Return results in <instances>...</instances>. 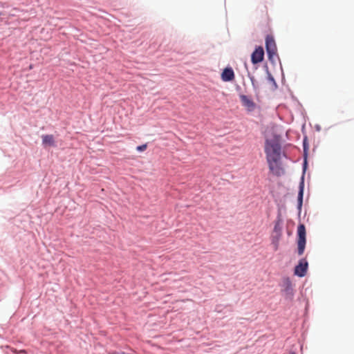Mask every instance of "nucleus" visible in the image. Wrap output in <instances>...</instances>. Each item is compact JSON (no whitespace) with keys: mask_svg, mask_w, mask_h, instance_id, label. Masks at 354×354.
I'll list each match as a JSON object with an SVG mask.
<instances>
[{"mask_svg":"<svg viewBox=\"0 0 354 354\" xmlns=\"http://www.w3.org/2000/svg\"><path fill=\"white\" fill-rule=\"evenodd\" d=\"M264 151L270 171L276 176H281L283 170L281 167V147L280 136L273 135L272 138L266 136Z\"/></svg>","mask_w":354,"mask_h":354,"instance_id":"nucleus-1","label":"nucleus"},{"mask_svg":"<svg viewBox=\"0 0 354 354\" xmlns=\"http://www.w3.org/2000/svg\"><path fill=\"white\" fill-rule=\"evenodd\" d=\"M297 236L298 254L302 255L306 247V227L304 224L299 225L297 227Z\"/></svg>","mask_w":354,"mask_h":354,"instance_id":"nucleus-2","label":"nucleus"},{"mask_svg":"<svg viewBox=\"0 0 354 354\" xmlns=\"http://www.w3.org/2000/svg\"><path fill=\"white\" fill-rule=\"evenodd\" d=\"M282 232V219L279 217L274 224L272 242L274 246V250H277L279 248V242L281 236Z\"/></svg>","mask_w":354,"mask_h":354,"instance_id":"nucleus-3","label":"nucleus"},{"mask_svg":"<svg viewBox=\"0 0 354 354\" xmlns=\"http://www.w3.org/2000/svg\"><path fill=\"white\" fill-rule=\"evenodd\" d=\"M281 291L284 292L286 298L292 299L293 298L295 291L292 281L289 277H285L282 280Z\"/></svg>","mask_w":354,"mask_h":354,"instance_id":"nucleus-4","label":"nucleus"},{"mask_svg":"<svg viewBox=\"0 0 354 354\" xmlns=\"http://www.w3.org/2000/svg\"><path fill=\"white\" fill-rule=\"evenodd\" d=\"M266 48L269 59H272V56L277 54V46L272 36L267 35L266 38Z\"/></svg>","mask_w":354,"mask_h":354,"instance_id":"nucleus-5","label":"nucleus"},{"mask_svg":"<svg viewBox=\"0 0 354 354\" xmlns=\"http://www.w3.org/2000/svg\"><path fill=\"white\" fill-rule=\"evenodd\" d=\"M264 57V50L263 47L259 46L256 48L254 51L252 53L251 61L253 64L260 63L263 61Z\"/></svg>","mask_w":354,"mask_h":354,"instance_id":"nucleus-6","label":"nucleus"},{"mask_svg":"<svg viewBox=\"0 0 354 354\" xmlns=\"http://www.w3.org/2000/svg\"><path fill=\"white\" fill-rule=\"evenodd\" d=\"M308 269V262L302 259L295 268V274L300 277H304Z\"/></svg>","mask_w":354,"mask_h":354,"instance_id":"nucleus-7","label":"nucleus"},{"mask_svg":"<svg viewBox=\"0 0 354 354\" xmlns=\"http://www.w3.org/2000/svg\"><path fill=\"white\" fill-rule=\"evenodd\" d=\"M240 100L243 106H245L248 111H253L255 109V103L248 96L245 95H241Z\"/></svg>","mask_w":354,"mask_h":354,"instance_id":"nucleus-8","label":"nucleus"},{"mask_svg":"<svg viewBox=\"0 0 354 354\" xmlns=\"http://www.w3.org/2000/svg\"><path fill=\"white\" fill-rule=\"evenodd\" d=\"M221 79L224 82H230L234 79V73L231 68H225L221 73Z\"/></svg>","mask_w":354,"mask_h":354,"instance_id":"nucleus-9","label":"nucleus"},{"mask_svg":"<svg viewBox=\"0 0 354 354\" xmlns=\"http://www.w3.org/2000/svg\"><path fill=\"white\" fill-rule=\"evenodd\" d=\"M42 144L44 146L55 147V141L53 135H43L41 136Z\"/></svg>","mask_w":354,"mask_h":354,"instance_id":"nucleus-10","label":"nucleus"},{"mask_svg":"<svg viewBox=\"0 0 354 354\" xmlns=\"http://www.w3.org/2000/svg\"><path fill=\"white\" fill-rule=\"evenodd\" d=\"M303 193H304V183L303 182L300 184V189L298 194V202L299 207L302 205V200H303Z\"/></svg>","mask_w":354,"mask_h":354,"instance_id":"nucleus-11","label":"nucleus"},{"mask_svg":"<svg viewBox=\"0 0 354 354\" xmlns=\"http://www.w3.org/2000/svg\"><path fill=\"white\" fill-rule=\"evenodd\" d=\"M147 149V144H143L142 145L138 146L136 147V150L140 152H142Z\"/></svg>","mask_w":354,"mask_h":354,"instance_id":"nucleus-12","label":"nucleus"},{"mask_svg":"<svg viewBox=\"0 0 354 354\" xmlns=\"http://www.w3.org/2000/svg\"><path fill=\"white\" fill-rule=\"evenodd\" d=\"M269 80H270V81L274 82V78L272 77V76L271 75H269Z\"/></svg>","mask_w":354,"mask_h":354,"instance_id":"nucleus-13","label":"nucleus"},{"mask_svg":"<svg viewBox=\"0 0 354 354\" xmlns=\"http://www.w3.org/2000/svg\"><path fill=\"white\" fill-rule=\"evenodd\" d=\"M289 354H297L295 352H290Z\"/></svg>","mask_w":354,"mask_h":354,"instance_id":"nucleus-14","label":"nucleus"},{"mask_svg":"<svg viewBox=\"0 0 354 354\" xmlns=\"http://www.w3.org/2000/svg\"><path fill=\"white\" fill-rule=\"evenodd\" d=\"M19 353H25V351H21Z\"/></svg>","mask_w":354,"mask_h":354,"instance_id":"nucleus-15","label":"nucleus"},{"mask_svg":"<svg viewBox=\"0 0 354 354\" xmlns=\"http://www.w3.org/2000/svg\"><path fill=\"white\" fill-rule=\"evenodd\" d=\"M1 15V13L0 12V16Z\"/></svg>","mask_w":354,"mask_h":354,"instance_id":"nucleus-16","label":"nucleus"}]
</instances>
